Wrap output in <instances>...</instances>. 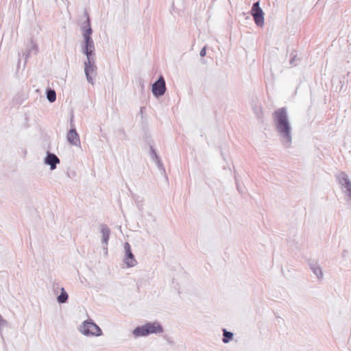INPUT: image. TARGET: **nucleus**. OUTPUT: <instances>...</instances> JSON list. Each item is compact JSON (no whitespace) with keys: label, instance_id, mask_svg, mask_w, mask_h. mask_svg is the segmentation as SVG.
<instances>
[{"label":"nucleus","instance_id":"nucleus-1","mask_svg":"<svg viewBox=\"0 0 351 351\" xmlns=\"http://www.w3.org/2000/svg\"><path fill=\"white\" fill-rule=\"evenodd\" d=\"M272 119L281 144L285 148L291 147L293 140V128L287 108L282 107L274 110L272 113Z\"/></svg>","mask_w":351,"mask_h":351},{"label":"nucleus","instance_id":"nucleus-2","mask_svg":"<svg viewBox=\"0 0 351 351\" xmlns=\"http://www.w3.org/2000/svg\"><path fill=\"white\" fill-rule=\"evenodd\" d=\"M86 15L87 16L86 21L81 27L84 38L83 42L81 43V51L88 59H90V58L96 57V54L95 43L91 37L93 31L90 27V19L86 12Z\"/></svg>","mask_w":351,"mask_h":351},{"label":"nucleus","instance_id":"nucleus-3","mask_svg":"<svg viewBox=\"0 0 351 351\" xmlns=\"http://www.w3.org/2000/svg\"><path fill=\"white\" fill-rule=\"evenodd\" d=\"M163 327L158 322H147L143 326L135 328L132 334L135 337H146L163 332Z\"/></svg>","mask_w":351,"mask_h":351},{"label":"nucleus","instance_id":"nucleus-4","mask_svg":"<svg viewBox=\"0 0 351 351\" xmlns=\"http://www.w3.org/2000/svg\"><path fill=\"white\" fill-rule=\"evenodd\" d=\"M79 331L86 337H99L102 330L93 320L84 321L79 326Z\"/></svg>","mask_w":351,"mask_h":351},{"label":"nucleus","instance_id":"nucleus-5","mask_svg":"<svg viewBox=\"0 0 351 351\" xmlns=\"http://www.w3.org/2000/svg\"><path fill=\"white\" fill-rule=\"evenodd\" d=\"M84 66L86 80L90 84L93 85L95 84L94 78L97 75V69L96 66V57H92L90 58V59L86 58V60L84 62Z\"/></svg>","mask_w":351,"mask_h":351},{"label":"nucleus","instance_id":"nucleus-6","mask_svg":"<svg viewBox=\"0 0 351 351\" xmlns=\"http://www.w3.org/2000/svg\"><path fill=\"white\" fill-rule=\"evenodd\" d=\"M336 179L343 192L351 199V181L343 171L336 175Z\"/></svg>","mask_w":351,"mask_h":351},{"label":"nucleus","instance_id":"nucleus-7","mask_svg":"<svg viewBox=\"0 0 351 351\" xmlns=\"http://www.w3.org/2000/svg\"><path fill=\"white\" fill-rule=\"evenodd\" d=\"M250 12L256 25L258 27H263L265 23L264 12L260 7L259 1L253 3Z\"/></svg>","mask_w":351,"mask_h":351},{"label":"nucleus","instance_id":"nucleus-8","mask_svg":"<svg viewBox=\"0 0 351 351\" xmlns=\"http://www.w3.org/2000/svg\"><path fill=\"white\" fill-rule=\"evenodd\" d=\"M71 129L66 134L67 141L72 145L80 147L81 146L80 138L73 123V115L71 117Z\"/></svg>","mask_w":351,"mask_h":351},{"label":"nucleus","instance_id":"nucleus-9","mask_svg":"<svg viewBox=\"0 0 351 351\" xmlns=\"http://www.w3.org/2000/svg\"><path fill=\"white\" fill-rule=\"evenodd\" d=\"M152 91L155 97L162 96L166 91V84L165 79L162 76L159 78L152 84Z\"/></svg>","mask_w":351,"mask_h":351},{"label":"nucleus","instance_id":"nucleus-10","mask_svg":"<svg viewBox=\"0 0 351 351\" xmlns=\"http://www.w3.org/2000/svg\"><path fill=\"white\" fill-rule=\"evenodd\" d=\"M125 257L124 262L128 267H133L137 265V261L135 259L132 252L130 245L128 243L124 244Z\"/></svg>","mask_w":351,"mask_h":351},{"label":"nucleus","instance_id":"nucleus-11","mask_svg":"<svg viewBox=\"0 0 351 351\" xmlns=\"http://www.w3.org/2000/svg\"><path fill=\"white\" fill-rule=\"evenodd\" d=\"M100 233L101 234V244L104 250L107 252L108 241L110 236V229L106 224L100 225Z\"/></svg>","mask_w":351,"mask_h":351},{"label":"nucleus","instance_id":"nucleus-12","mask_svg":"<svg viewBox=\"0 0 351 351\" xmlns=\"http://www.w3.org/2000/svg\"><path fill=\"white\" fill-rule=\"evenodd\" d=\"M60 162V160L59 158L55 154L47 152L46 156L44 159V163L49 165L51 170L56 169L57 165Z\"/></svg>","mask_w":351,"mask_h":351},{"label":"nucleus","instance_id":"nucleus-13","mask_svg":"<svg viewBox=\"0 0 351 351\" xmlns=\"http://www.w3.org/2000/svg\"><path fill=\"white\" fill-rule=\"evenodd\" d=\"M309 267L312 272L316 276L318 280H322L324 278L322 268L317 262L310 263Z\"/></svg>","mask_w":351,"mask_h":351},{"label":"nucleus","instance_id":"nucleus-14","mask_svg":"<svg viewBox=\"0 0 351 351\" xmlns=\"http://www.w3.org/2000/svg\"><path fill=\"white\" fill-rule=\"evenodd\" d=\"M254 114L258 119H261L263 115V108L258 103L255 104L252 106Z\"/></svg>","mask_w":351,"mask_h":351},{"label":"nucleus","instance_id":"nucleus-15","mask_svg":"<svg viewBox=\"0 0 351 351\" xmlns=\"http://www.w3.org/2000/svg\"><path fill=\"white\" fill-rule=\"evenodd\" d=\"M61 293L58 296L57 300L60 304L65 303L68 300L69 295L66 292L64 288L62 287L60 289Z\"/></svg>","mask_w":351,"mask_h":351},{"label":"nucleus","instance_id":"nucleus-16","mask_svg":"<svg viewBox=\"0 0 351 351\" xmlns=\"http://www.w3.org/2000/svg\"><path fill=\"white\" fill-rule=\"evenodd\" d=\"M150 156L152 160L156 161L158 168L162 167V164L161 162V160H160V158L158 157V156L157 155L156 151L154 150V149L152 147H151V149H150Z\"/></svg>","mask_w":351,"mask_h":351},{"label":"nucleus","instance_id":"nucleus-17","mask_svg":"<svg viewBox=\"0 0 351 351\" xmlns=\"http://www.w3.org/2000/svg\"><path fill=\"white\" fill-rule=\"evenodd\" d=\"M233 338V333L232 332L226 330V329H223V339L222 341L224 343H229Z\"/></svg>","mask_w":351,"mask_h":351},{"label":"nucleus","instance_id":"nucleus-18","mask_svg":"<svg viewBox=\"0 0 351 351\" xmlns=\"http://www.w3.org/2000/svg\"><path fill=\"white\" fill-rule=\"evenodd\" d=\"M47 98L49 102H54L56 99V93L55 90L52 89H48L47 90Z\"/></svg>","mask_w":351,"mask_h":351},{"label":"nucleus","instance_id":"nucleus-19","mask_svg":"<svg viewBox=\"0 0 351 351\" xmlns=\"http://www.w3.org/2000/svg\"><path fill=\"white\" fill-rule=\"evenodd\" d=\"M38 51V49L37 45L34 43L31 42L30 49L28 50V51L27 52V53L25 55L26 58H29V56H30L32 52H33L34 54H37Z\"/></svg>","mask_w":351,"mask_h":351},{"label":"nucleus","instance_id":"nucleus-20","mask_svg":"<svg viewBox=\"0 0 351 351\" xmlns=\"http://www.w3.org/2000/svg\"><path fill=\"white\" fill-rule=\"evenodd\" d=\"M7 321L4 319L1 316H0V331L1 330L2 328L7 326Z\"/></svg>","mask_w":351,"mask_h":351},{"label":"nucleus","instance_id":"nucleus-21","mask_svg":"<svg viewBox=\"0 0 351 351\" xmlns=\"http://www.w3.org/2000/svg\"><path fill=\"white\" fill-rule=\"evenodd\" d=\"M206 47H203L200 52H199V55L201 57H204L206 56Z\"/></svg>","mask_w":351,"mask_h":351},{"label":"nucleus","instance_id":"nucleus-22","mask_svg":"<svg viewBox=\"0 0 351 351\" xmlns=\"http://www.w3.org/2000/svg\"><path fill=\"white\" fill-rule=\"evenodd\" d=\"M295 58H296V56H295L293 58H291V60H290V64H294V62H295Z\"/></svg>","mask_w":351,"mask_h":351}]
</instances>
